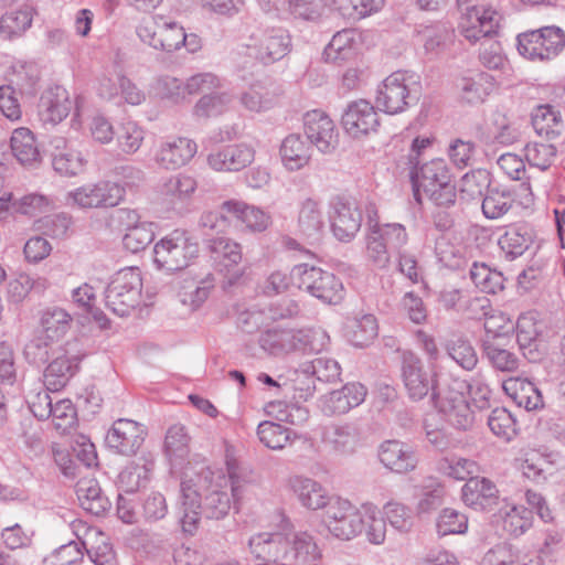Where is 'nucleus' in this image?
Here are the masks:
<instances>
[{"instance_id": "603ef678", "label": "nucleus", "mask_w": 565, "mask_h": 565, "mask_svg": "<svg viewBox=\"0 0 565 565\" xmlns=\"http://www.w3.org/2000/svg\"><path fill=\"white\" fill-rule=\"evenodd\" d=\"M232 103V96L225 92L213 90L201 96L196 102L193 113L198 118L209 119L224 114Z\"/></svg>"}, {"instance_id": "1a4fd4ad", "label": "nucleus", "mask_w": 565, "mask_h": 565, "mask_svg": "<svg viewBox=\"0 0 565 565\" xmlns=\"http://www.w3.org/2000/svg\"><path fill=\"white\" fill-rule=\"evenodd\" d=\"M78 348V340L66 342L61 352L47 364L43 375L49 391H61L79 371V363L85 354L81 353Z\"/></svg>"}, {"instance_id": "bb28decb", "label": "nucleus", "mask_w": 565, "mask_h": 565, "mask_svg": "<svg viewBox=\"0 0 565 565\" xmlns=\"http://www.w3.org/2000/svg\"><path fill=\"white\" fill-rule=\"evenodd\" d=\"M433 406L445 416L452 427L459 430H467L473 423L470 405L461 393H454L450 396L441 394Z\"/></svg>"}, {"instance_id": "393cba45", "label": "nucleus", "mask_w": 565, "mask_h": 565, "mask_svg": "<svg viewBox=\"0 0 565 565\" xmlns=\"http://www.w3.org/2000/svg\"><path fill=\"white\" fill-rule=\"evenodd\" d=\"M366 387L359 382H351L340 390L330 392L323 398V412L327 415H342L363 403Z\"/></svg>"}, {"instance_id": "4468645a", "label": "nucleus", "mask_w": 565, "mask_h": 565, "mask_svg": "<svg viewBox=\"0 0 565 565\" xmlns=\"http://www.w3.org/2000/svg\"><path fill=\"white\" fill-rule=\"evenodd\" d=\"M209 249L215 270L224 274L230 285L235 284L243 275L239 267L243 257L241 245L227 237L217 236L210 239Z\"/></svg>"}, {"instance_id": "2eb2a0df", "label": "nucleus", "mask_w": 565, "mask_h": 565, "mask_svg": "<svg viewBox=\"0 0 565 565\" xmlns=\"http://www.w3.org/2000/svg\"><path fill=\"white\" fill-rule=\"evenodd\" d=\"M341 125L348 135L361 138L377 131L380 116L370 102L359 99L347 106L341 117Z\"/></svg>"}, {"instance_id": "13d9d810", "label": "nucleus", "mask_w": 565, "mask_h": 565, "mask_svg": "<svg viewBox=\"0 0 565 565\" xmlns=\"http://www.w3.org/2000/svg\"><path fill=\"white\" fill-rule=\"evenodd\" d=\"M365 521L361 512L354 507L341 521L330 522L329 532L340 540H351L362 533Z\"/></svg>"}, {"instance_id": "0eeeda50", "label": "nucleus", "mask_w": 565, "mask_h": 565, "mask_svg": "<svg viewBox=\"0 0 565 565\" xmlns=\"http://www.w3.org/2000/svg\"><path fill=\"white\" fill-rule=\"evenodd\" d=\"M401 372L404 387L407 396L413 402H418L425 397H429L433 405L443 392L437 382V374L429 373L422 359L412 351L402 353Z\"/></svg>"}, {"instance_id": "dca6fc26", "label": "nucleus", "mask_w": 565, "mask_h": 565, "mask_svg": "<svg viewBox=\"0 0 565 565\" xmlns=\"http://www.w3.org/2000/svg\"><path fill=\"white\" fill-rule=\"evenodd\" d=\"M516 342L523 356L531 363L543 360L547 353V345L531 313H523L515 324Z\"/></svg>"}, {"instance_id": "f257e3e1", "label": "nucleus", "mask_w": 565, "mask_h": 565, "mask_svg": "<svg viewBox=\"0 0 565 565\" xmlns=\"http://www.w3.org/2000/svg\"><path fill=\"white\" fill-rule=\"evenodd\" d=\"M180 520L182 532L193 535L200 524L201 516L207 520H221L231 509V500L227 492L212 489L201 498V494L186 483H181Z\"/></svg>"}, {"instance_id": "4be33fe9", "label": "nucleus", "mask_w": 565, "mask_h": 565, "mask_svg": "<svg viewBox=\"0 0 565 565\" xmlns=\"http://www.w3.org/2000/svg\"><path fill=\"white\" fill-rule=\"evenodd\" d=\"M462 500L476 511H491L499 503V490L489 479L470 478L462 487Z\"/></svg>"}, {"instance_id": "69168bd1", "label": "nucleus", "mask_w": 565, "mask_h": 565, "mask_svg": "<svg viewBox=\"0 0 565 565\" xmlns=\"http://www.w3.org/2000/svg\"><path fill=\"white\" fill-rule=\"evenodd\" d=\"M436 527L439 536L463 534L468 530V518L455 509L445 508L437 519Z\"/></svg>"}, {"instance_id": "cd10ccee", "label": "nucleus", "mask_w": 565, "mask_h": 565, "mask_svg": "<svg viewBox=\"0 0 565 565\" xmlns=\"http://www.w3.org/2000/svg\"><path fill=\"white\" fill-rule=\"evenodd\" d=\"M194 178L185 174H177L169 178L162 185V199L169 209L177 213L186 210L188 202L196 190Z\"/></svg>"}, {"instance_id": "423d86ee", "label": "nucleus", "mask_w": 565, "mask_h": 565, "mask_svg": "<svg viewBox=\"0 0 565 565\" xmlns=\"http://www.w3.org/2000/svg\"><path fill=\"white\" fill-rule=\"evenodd\" d=\"M142 278L138 267H127L111 276L105 289L106 307L119 317L129 313L139 305Z\"/></svg>"}, {"instance_id": "864d4df0", "label": "nucleus", "mask_w": 565, "mask_h": 565, "mask_svg": "<svg viewBox=\"0 0 565 565\" xmlns=\"http://www.w3.org/2000/svg\"><path fill=\"white\" fill-rule=\"evenodd\" d=\"M491 134H480L479 139L483 142H497L500 145H512L518 139V131L511 126L510 119L504 113L497 109L491 114Z\"/></svg>"}, {"instance_id": "aec40b11", "label": "nucleus", "mask_w": 565, "mask_h": 565, "mask_svg": "<svg viewBox=\"0 0 565 565\" xmlns=\"http://www.w3.org/2000/svg\"><path fill=\"white\" fill-rule=\"evenodd\" d=\"M291 49V39L284 30H271L263 34L257 43L249 46L250 55L264 65L284 58Z\"/></svg>"}, {"instance_id": "3c124183", "label": "nucleus", "mask_w": 565, "mask_h": 565, "mask_svg": "<svg viewBox=\"0 0 565 565\" xmlns=\"http://www.w3.org/2000/svg\"><path fill=\"white\" fill-rule=\"evenodd\" d=\"M344 18L360 20L382 9L384 0H329Z\"/></svg>"}, {"instance_id": "a18cd8bd", "label": "nucleus", "mask_w": 565, "mask_h": 565, "mask_svg": "<svg viewBox=\"0 0 565 565\" xmlns=\"http://www.w3.org/2000/svg\"><path fill=\"white\" fill-rule=\"evenodd\" d=\"M514 196L507 188L492 186L484 193L482 213L489 220L502 217L513 206Z\"/></svg>"}, {"instance_id": "f3484780", "label": "nucleus", "mask_w": 565, "mask_h": 565, "mask_svg": "<svg viewBox=\"0 0 565 565\" xmlns=\"http://www.w3.org/2000/svg\"><path fill=\"white\" fill-rule=\"evenodd\" d=\"M484 331L486 334L480 340L482 359H486L495 371L509 373L516 371L519 358L500 343L504 332L493 330L488 322L484 323Z\"/></svg>"}, {"instance_id": "5fc2aeb1", "label": "nucleus", "mask_w": 565, "mask_h": 565, "mask_svg": "<svg viewBox=\"0 0 565 565\" xmlns=\"http://www.w3.org/2000/svg\"><path fill=\"white\" fill-rule=\"evenodd\" d=\"M292 430L274 422L264 420L258 424L257 436L269 449H282L291 438Z\"/></svg>"}, {"instance_id": "c03bdc74", "label": "nucleus", "mask_w": 565, "mask_h": 565, "mask_svg": "<svg viewBox=\"0 0 565 565\" xmlns=\"http://www.w3.org/2000/svg\"><path fill=\"white\" fill-rule=\"evenodd\" d=\"M284 388L294 392V397L308 401L313 396L316 387V379L311 374L306 363H301L298 369L289 371L282 382Z\"/></svg>"}, {"instance_id": "72a5a7b5", "label": "nucleus", "mask_w": 565, "mask_h": 565, "mask_svg": "<svg viewBox=\"0 0 565 565\" xmlns=\"http://www.w3.org/2000/svg\"><path fill=\"white\" fill-rule=\"evenodd\" d=\"M278 94V88L273 82L257 81L241 94L239 100L246 109L260 113L275 106Z\"/></svg>"}, {"instance_id": "338daca9", "label": "nucleus", "mask_w": 565, "mask_h": 565, "mask_svg": "<svg viewBox=\"0 0 565 565\" xmlns=\"http://www.w3.org/2000/svg\"><path fill=\"white\" fill-rule=\"evenodd\" d=\"M491 188V174L487 169L471 170L461 178V192L470 199L483 196Z\"/></svg>"}, {"instance_id": "a211bd4d", "label": "nucleus", "mask_w": 565, "mask_h": 565, "mask_svg": "<svg viewBox=\"0 0 565 565\" xmlns=\"http://www.w3.org/2000/svg\"><path fill=\"white\" fill-rule=\"evenodd\" d=\"M303 130L310 145H315L319 151L329 153L335 148V127L326 113L318 109L306 113Z\"/></svg>"}, {"instance_id": "ddd939ff", "label": "nucleus", "mask_w": 565, "mask_h": 565, "mask_svg": "<svg viewBox=\"0 0 565 565\" xmlns=\"http://www.w3.org/2000/svg\"><path fill=\"white\" fill-rule=\"evenodd\" d=\"M409 179L413 196L417 203H422V192L427 193L441 183L452 180L450 169L445 159L435 158L422 163L417 161L411 168Z\"/></svg>"}, {"instance_id": "4c0bfd02", "label": "nucleus", "mask_w": 565, "mask_h": 565, "mask_svg": "<svg viewBox=\"0 0 565 565\" xmlns=\"http://www.w3.org/2000/svg\"><path fill=\"white\" fill-rule=\"evenodd\" d=\"M250 554L262 563H273L281 558L284 537L280 533H257L248 540Z\"/></svg>"}, {"instance_id": "bf43d9fd", "label": "nucleus", "mask_w": 565, "mask_h": 565, "mask_svg": "<svg viewBox=\"0 0 565 565\" xmlns=\"http://www.w3.org/2000/svg\"><path fill=\"white\" fill-rule=\"evenodd\" d=\"M353 39L351 31L335 33L323 51L326 61L340 64L353 55Z\"/></svg>"}, {"instance_id": "58836bf2", "label": "nucleus", "mask_w": 565, "mask_h": 565, "mask_svg": "<svg viewBox=\"0 0 565 565\" xmlns=\"http://www.w3.org/2000/svg\"><path fill=\"white\" fill-rule=\"evenodd\" d=\"M189 441L190 437L183 425L169 427L164 438V454L174 468H182L186 462L190 454Z\"/></svg>"}, {"instance_id": "37998d69", "label": "nucleus", "mask_w": 565, "mask_h": 565, "mask_svg": "<svg viewBox=\"0 0 565 565\" xmlns=\"http://www.w3.org/2000/svg\"><path fill=\"white\" fill-rule=\"evenodd\" d=\"M298 226L301 234L310 241V243L320 239L324 223L322 212L317 201L307 199L302 202L298 215Z\"/></svg>"}, {"instance_id": "f704fd0d", "label": "nucleus", "mask_w": 565, "mask_h": 565, "mask_svg": "<svg viewBox=\"0 0 565 565\" xmlns=\"http://www.w3.org/2000/svg\"><path fill=\"white\" fill-rule=\"evenodd\" d=\"M75 491L81 507L96 516L104 515L111 508V502L94 478L78 480Z\"/></svg>"}, {"instance_id": "4d7b16f0", "label": "nucleus", "mask_w": 565, "mask_h": 565, "mask_svg": "<svg viewBox=\"0 0 565 565\" xmlns=\"http://www.w3.org/2000/svg\"><path fill=\"white\" fill-rule=\"evenodd\" d=\"M52 167L55 172L65 177H74L84 171L86 161L77 150L51 152Z\"/></svg>"}, {"instance_id": "20e7f679", "label": "nucleus", "mask_w": 565, "mask_h": 565, "mask_svg": "<svg viewBox=\"0 0 565 565\" xmlns=\"http://www.w3.org/2000/svg\"><path fill=\"white\" fill-rule=\"evenodd\" d=\"M199 243L185 231L174 230L154 244L153 263L168 274L189 267L199 257Z\"/></svg>"}, {"instance_id": "412c9836", "label": "nucleus", "mask_w": 565, "mask_h": 565, "mask_svg": "<svg viewBox=\"0 0 565 565\" xmlns=\"http://www.w3.org/2000/svg\"><path fill=\"white\" fill-rule=\"evenodd\" d=\"M254 149L245 143L224 146L207 156V164L215 171H239L254 160Z\"/></svg>"}, {"instance_id": "6e6552de", "label": "nucleus", "mask_w": 565, "mask_h": 565, "mask_svg": "<svg viewBox=\"0 0 565 565\" xmlns=\"http://www.w3.org/2000/svg\"><path fill=\"white\" fill-rule=\"evenodd\" d=\"M136 32L145 44L167 53L181 49V41L184 40V28L161 14L143 19Z\"/></svg>"}, {"instance_id": "8fccbe9b", "label": "nucleus", "mask_w": 565, "mask_h": 565, "mask_svg": "<svg viewBox=\"0 0 565 565\" xmlns=\"http://www.w3.org/2000/svg\"><path fill=\"white\" fill-rule=\"evenodd\" d=\"M71 322L72 317L64 309H47L41 317L42 334L51 342L58 340L68 331Z\"/></svg>"}, {"instance_id": "f03ea898", "label": "nucleus", "mask_w": 565, "mask_h": 565, "mask_svg": "<svg viewBox=\"0 0 565 565\" xmlns=\"http://www.w3.org/2000/svg\"><path fill=\"white\" fill-rule=\"evenodd\" d=\"M330 337L321 328L267 329L258 337L259 347L270 355L280 356L290 352L320 353L329 344Z\"/></svg>"}, {"instance_id": "774afa93", "label": "nucleus", "mask_w": 565, "mask_h": 565, "mask_svg": "<svg viewBox=\"0 0 565 565\" xmlns=\"http://www.w3.org/2000/svg\"><path fill=\"white\" fill-rule=\"evenodd\" d=\"M18 215L35 217L53 209L52 200L40 193H29L15 200Z\"/></svg>"}, {"instance_id": "2f4dec72", "label": "nucleus", "mask_w": 565, "mask_h": 565, "mask_svg": "<svg viewBox=\"0 0 565 565\" xmlns=\"http://www.w3.org/2000/svg\"><path fill=\"white\" fill-rule=\"evenodd\" d=\"M533 231L526 223L509 226L499 237L498 244L507 260L522 256L533 243Z\"/></svg>"}, {"instance_id": "ea45409f", "label": "nucleus", "mask_w": 565, "mask_h": 565, "mask_svg": "<svg viewBox=\"0 0 565 565\" xmlns=\"http://www.w3.org/2000/svg\"><path fill=\"white\" fill-rule=\"evenodd\" d=\"M310 142L298 134L287 136L280 146V156L285 167L291 171L303 168L310 160Z\"/></svg>"}, {"instance_id": "680f3d73", "label": "nucleus", "mask_w": 565, "mask_h": 565, "mask_svg": "<svg viewBox=\"0 0 565 565\" xmlns=\"http://www.w3.org/2000/svg\"><path fill=\"white\" fill-rule=\"evenodd\" d=\"M539 39L543 41L544 62L556 58L565 50V31L557 25L541 26Z\"/></svg>"}, {"instance_id": "6ab92c4d", "label": "nucleus", "mask_w": 565, "mask_h": 565, "mask_svg": "<svg viewBox=\"0 0 565 565\" xmlns=\"http://www.w3.org/2000/svg\"><path fill=\"white\" fill-rule=\"evenodd\" d=\"M377 456L380 462L394 473L413 471L418 463L413 446L397 439L384 440L379 447Z\"/></svg>"}, {"instance_id": "f8f14e48", "label": "nucleus", "mask_w": 565, "mask_h": 565, "mask_svg": "<svg viewBox=\"0 0 565 565\" xmlns=\"http://www.w3.org/2000/svg\"><path fill=\"white\" fill-rule=\"evenodd\" d=\"M146 435L143 425L132 419L119 418L107 431L105 443L115 454L131 457L142 446Z\"/></svg>"}, {"instance_id": "c9c22d12", "label": "nucleus", "mask_w": 565, "mask_h": 565, "mask_svg": "<svg viewBox=\"0 0 565 565\" xmlns=\"http://www.w3.org/2000/svg\"><path fill=\"white\" fill-rule=\"evenodd\" d=\"M10 147L12 154L22 166L34 167L41 161L35 137L29 128L14 129L10 139Z\"/></svg>"}, {"instance_id": "e2e57ef3", "label": "nucleus", "mask_w": 565, "mask_h": 565, "mask_svg": "<svg viewBox=\"0 0 565 565\" xmlns=\"http://www.w3.org/2000/svg\"><path fill=\"white\" fill-rule=\"evenodd\" d=\"M540 29L518 34L516 49L521 56L531 62H544L543 41L539 39Z\"/></svg>"}, {"instance_id": "b1692460", "label": "nucleus", "mask_w": 565, "mask_h": 565, "mask_svg": "<svg viewBox=\"0 0 565 565\" xmlns=\"http://www.w3.org/2000/svg\"><path fill=\"white\" fill-rule=\"evenodd\" d=\"M71 105L67 90L64 87L58 85L49 87L40 97L39 117L44 125L55 126L67 117Z\"/></svg>"}, {"instance_id": "6e6d98bb", "label": "nucleus", "mask_w": 565, "mask_h": 565, "mask_svg": "<svg viewBox=\"0 0 565 565\" xmlns=\"http://www.w3.org/2000/svg\"><path fill=\"white\" fill-rule=\"evenodd\" d=\"M487 424L497 437L510 441L518 434L516 420L504 407H495L488 416Z\"/></svg>"}, {"instance_id": "c85d7f7f", "label": "nucleus", "mask_w": 565, "mask_h": 565, "mask_svg": "<svg viewBox=\"0 0 565 565\" xmlns=\"http://www.w3.org/2000/svg\"><path fill=\"white\" fill-rule=\"evenodd\" d=\"M322 439L338 455H351L360 441V429L353 423L333 424L324 428Z\"/></svg>"}, {"instance_id": "0e129e2a", "label": "nucleus", "mask_w": 565, "mask_h": 565, "mask_svg": "<svg viewBox=\"0 0 565 565\" xmlns=\"http://www.w3.org/2000/svg\"><path fill=\"white\" fill-rule=\"evenodd\" d=\"M385 521L399 533H407L413 527V512L411 508L397 501H390L383 507Z\"/></svg>"}, {"instance_id": "473e14b6", "label": "nucleus", "mask_w": 565, "mask_h": 565, "mask_svg": "<svg viewBox=\"0 0 565 565\" xmlns=\"http://www.w3.org/2000/svg\"><path fill=\"white\" fill-rule=\"evenodd\" d=\"M495 78L487 72H478L458 81L461 99L469 105L482 104L495 87Z\"/></svg>"}, {"instance_id": "49530a36", "label": "nucleus", "mask_w": 565, "mask_h": 565, "mask_svg": "<svg viewBox=\"0 0 565 565\" xmlns=\"http://www.w3.org/2000/svg\"><path fill=\"white\" fill-rule=\"evenodd\" d=\"M447 354L463 370L472 371L478 364L477 352L463 334H454L445 343Z\"/></svg>"}, {"instance_id": "79ce46f5", "label": "nucleus", "mask_w": 565, "mask_h": 565, "mask_svg": "<svg viewBox=\"0 0 565 565\" xmlns=\"http://www.w3.org/2000/svg\"><path fill=\"white\" fill-rule=\"evenodd\" d=\"M348 341L358 348L367 347L377 335V321L373 315H363L348 319L345 323Z\"/></svg>"}, {"instance_id": "09e8293b", "label": "nucleus", "mask_w": 565, "mask_h": 565, "mask_svg": "<svg viewBox=\"0 0 565 565\" xmlns=\"http://www.w3.org/2000/svg\"><path fill=\"white\" fill-rule=\"evenodd\" d=\"M470 279L482 292L497 294L504 288L505 278L501 271L491 269L486 264L475 262L469 269Z\"/></svg>"}, {"instance_id": "e433bc0d", "label": "nucleus", "mask_w": 565, "mask_h": 565, "mask_svg": "<svg viewBox=\"0 0 565 565\" xmlns=\"http://www.w3.org/2000/svg\"><path fill=\"white\" fill-rule=\"evenodd\" d=\"M223 209L235 218L242 221L252 232H264L271 222L270 216L266 212L242 201H224Z\"/></svg>"}, {"instance_id": "052dcab7", "label": "nucleus", "mask_w": 565, "mask_h": 565, "mask_svg": "<svg viewBox=\"0 0 565 565\" xmlns=\"http://www.w3.org/2000/svg\"><path fill=\"white\" fill-rule=\"evenodd\" d=\"M154 238V224L142 222L138 226H132L122 237V245L126 250L137 254L143 250Z\"/></svg>"}, {"instance_id": "7c9ffc66", "label": "nucleus", "mask_w": 565, "mask_h": 565, "mask_svg": "<svg viewBox=\"0 0 565 565\" xmlns=\"http://www.w3.org/2000/svg\"><path fill=\"white\" fill-rule=\"evenodd\" d=\"M502 388L518 406L526 411H536L544 406L541 391L527 379H508L503 382Z\"/></svg>"}, {"instance_id": "a878e982", "label": "nucleus", "mask_w": 565, "mask_h": 565, "mask_svg": "<svg viewBox=\"0 0 565 565\" xmlns=\"http://www.w3.org/2000/svg\"><path fill=\"white\" fill-rule=\"evenodd\" d=\"M535 132L546 141H555L565 132L562 111L551 104H540L531 113Z\"/></svg>"}, {"instance_id": "de8ad7c7", "label": "nucleus", "mask_w": 565, "mask_h": 565, "mask_svg": "<svg viewBox=\"0 0 565 565\" xmlns=\"http://www.w3.org/2000/svg\"><path fill=\"white\" fill-rule=\"evenodd\" d=\"M34 9L23 6L18 10L4 13L0 18V34L4 39H12L24 33L32 24Z\"/></svg>"}, {"instance_id": "39448f33", "label": "nucleus", "mask_w": 565, "mask_h": 565, "mask_svg": "<svg viewBox=\"0 0 565 565\" xmlns=\"http://www.w3.org/2000/svg\"><path fill=\"white\" fill-rule=\"evenodd\" d=\"M414 75L396 71L388 75L377 87L376 107L388 115L403 113L419 100Z\"/></svg>"}, {"instance_id": "7ed1b4c3", "label": "nucleus", "mask_w": 565, "mask_h": 565, "mask_svg": "<svg viewBox=\"0 0 565 565\" xmlns=\"http://www.w3.org/2000/svg\"><path fill=\"white\" fill-rule=\"evenodd\" d=\"M292 286L306 291L323 303L338 305L345 294L344 286L332 271L307 263L291 268Z\"/></svg>"}, {"instance_id": "c756f323", "label": "nucleus", "mask_w": 565, "mask_h": 565, "mask_svg": "<svg viewBox=\"0 0 565 565\" xmlns=\"http://www.w3.org/2000/svg\"><path fill=\"white\" fill-rule=\"evenodd\" d=\"M196 153V143L180 137L161 145L157 162L167 170H174L186 164Z\"/></svg>"}, {"instance_id": "9b49d317", "label": "nucleus", "mask_w": 565, "mask_h": 565, "mask_svg": "<svg viewBox=\"0 0 565 565\" xmlns=\"http://www.w3.org/2000/svg\"><path fill=\"white\" fill-rule=\"evenodd\" d=\"M331 231L334 237L343 243L351 242L361 228L362 212L354 200L337 195L330 202Z\"/></svg>"}, {"instance_id": "9d476101", "label": "nucleus", "mask_w": 565, "mask_h": 565, "mask_svg": "<svg viewBox=\"0 0 565 565\" xmlns=\"http://www.w3.org/2000/svg\"><path fill=\"white\" fill-rule=\"evenodd\" d=\"M125 188L117 182L100 181L72 191L68 202L82 209L114 207L125 198Z\"/></svg>"}, {"instance_id": "a19ab883", "label": "nucleus", "mask_w": 565, "mask_h": 565, "mask_svg": "<svg viewBox=\"0 0 565 565\" xmlns=\"http://www.w3.org/2000/svg\"><path fill=\"white\" fill-rule=\"evenodd\" d=\"M290 487L307 509H322L327 503L326 490L313 479L296 476L290 479Z\"/></svg>"}, {"instance_id": "5701e85b", "label": "nucleus", "mask_w": 565, "mask_h": 565, "mask_svg": "<svg viewBox=\"0 0 565 565\" xmlns=\"http://www.w3.org/2000/svg\"><path fill=\"white\" fill-rule=\"evenodd\" d=\"M281 559L288 561L291 565H318L321 551L311 534L299 532L291 541L284 539Z\"/></svg>"}]
</instances>
